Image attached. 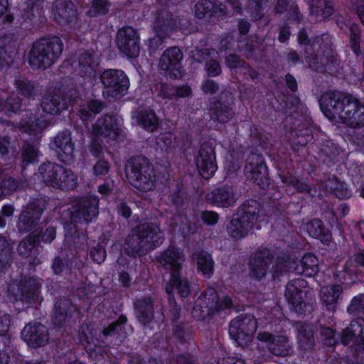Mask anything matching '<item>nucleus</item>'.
I'll list each match as a JSON object with an SVG mask.
<instances>
[{"mask_svg":"<svg viewBox=\"0 0 364 364\" xmlns=\"http://www.w3.org/2000/svg\"><path fill=\"white\" fill-rule=\"evenodd\" d=\"M279 102L282 107L287 109L291 115L286 118V131L291 135V147L293 154L299 158L297 161L306 159L307 155L313 154L318 163L328 168L343 164L348 154L344 148L331 139H313L312 119L308 107L299 97L296 96H282Z\"/></svg>","mask_w":364,"mask_h":364,"instance_id":"nucleus-1","label":"nucleus"},{"mask_svg":"<svg viewBox=\"0 0 364 364\" xmlns=\"http://www.w3.org/2000/svg\"><path fill=\"white\" fill-rule=\"evenodd\" d=\"M127 316L120 314L115 321L107 326H103L98 336L94 333L93 326L90 323L80 324L78 331L80 343L84 346L90 360L97 363L108 354L111 348L119 346L124 341L127 337Z\"/></svg>","mask_w":364,"mask_h":364,"instance_id":"nucleus-2","label":"nucleus"},{"mask_svg":"<svg viewBox=\"0 0 364 364\" xmlns=\"http://www.w3.org/2000/svg\"><path fill=\"white\" fill-rule=\"evenodd\" d=\"M349 314L356 316L349 326L343 329L341 334L331 328L323 330L322 333L326 334L325 343L329 346H334L338 343V338L343 346H348L353 342L355 351L364 350V294H359L353 296L347 307Z\"/></svg>","mask_w":364,"mask_h":364,"instance_id":"nucleus-3","label":"nucleus"},{"mask_svg":"<svg viewBox=\"0 0 364 364\" xmlns=\"http://www.w3.org/2000/svg\"><path fill=\"white\" fill-rule=\"evenodd\" d=\"M264 218L263 205L254 199L246 200L227 225L228 235L235 241L244 239L253 230L255 225L264 221Z\"/></svg>","mask_w":364,"mask_h":364,"instance_id":"nucleus-4","label":"nucleus"},{"mask_svg":"<svg viewBox=\"0 0 364 364\" xmlns=\"http://www.w3.org/2000/svg\"><path fill=\"white\" fill-rule=\"evenodd\" d=\"M233 307V301L230 296L220 298L214 288L208 287L195 300L191 316L196 321H210L215 316L226 314Z\"/></svg>","mask_w":364,"mask_h":364,"instance_id":"nucleus-5","label":"nucleus"},{"mask_svg":"<svg viewBox=\"0 0 364 364\" xmlns=\"http://www.w3.org/2000/svg\"><path fill=\"white\" fill-rule=\"evenodd\" d=\"M63 43L60 37L51 36L41 38L32 44L28 54V63L31 68L45 69L57 62L62 54Z\"/></svg>","mask_w":364,"mask_h":364,"instance_id":"nucleus-6","label":"nucleus"},{"mask_svg":"<svg viewBox=\"0 0 364 364\" xmlns=\"http://www.w3.org/2000/svg\"><path fill=\"white\" fill-rule=\"evenodd\" d=\"M80 99V93L73 83H62L55 86L42 99L41 107L44 112L55 115L66 110Z\"/></svg>","mask_w":364,"mask_h":364,"instance_id":"nucleus-7","label":"nucleus"},{"mask_svg":"<svg viewBox=\"0 0 364 364\" xmlns=\"http://www.w3.org/2000/svg\"><path fill=\"white\" fill-rule=\"evenodd\" d=\"M38 173L43 182L48 187L70 191L77 186V178L74 172L58 164L43 162L38 167Z\"/></svg>","mask_w":364,"mask_h":364,"instance_id":"nucleus-8","label":"nucleus"},{"mask_svg":"<svg viewBox=\"0 0 364 364\" xmlns=\"http://www.w3.org/2000/svg\"><path fill=\"white\" fill-rule=\"evenodd\" d=\"M99 78L105 99H120L127 93L130 82L124 70L114 68L105 69L100 73Z\"/></svg>","mask_w":364,"mask_h":364,"instance_id":"nucleus-9","label":"nucleus"},{"mask_svg":"<svg viewBox=\"0 0 364 364\" xmlns=\"http://www.w3.org/2000/svg\"><path fill=\"white\" fill-rule=\"evenodd\" d=\"M235 97L229 91H222L208 99V114L213 124L221 127L235 116Z\"/></svg>","mask_w":364,"mask_h":364,"instance_id":"nucleus-10","label":"nucleus"},{"mask_svg":"<svg viewBox=\"0 0 364 364\" xmlns=\"http://www.w3.org/2000/svg\"><path fill=\"white\" fill-rule=\"evenodd\" d=\"M132 186L141 191H149L156 186V173L152 163L145 156H136L129 161Z\"/></svg>","mask_w":364,"mask_h":364,"instance_id":"nucleus-11","label":"nucleus"},{"mask_svg":"<svg viewBox=\"0 0 364 364\" xmlns=\"http://www.w3.org/2000/svg\"><path fill=\"white\" fill-rule=\"evenodd\" d=\"M45 0H27L21 5L18 22L21 29L36 32L45 28L47 18L44 14Z\"/></svg>","mask_w":364,"mask_h":364,"instance_id":"nucleus-12","label":"nucleus"},{"mask_svg":"<svg viewBox=\"0 0 364 364\" xmlns=\"http://www.w3.org/2000/svg\"><path fill=\"white\" fill-rule=\"evenodd\" d=\"M65 256H55L52 261L51 268L54 274H65L77 279L82 277V269L86 262L82 259L79 250L65 247Z\"/></svg>","mask_w":364,"mask_h":364,"instance_id":"nucleus-13","label":"nucleus"},{"mask_svg":"<svg viewBox=\"0 0 364 364\" xmlns=\"http://www.w3.org/2000/svg\"><path fill=\"white\" fill-rule=\"evenodd\" d=\"M48 201V197L41 194L31 198L18 216L16 227L20 233L29 232L36 227Z\"/></svg>","mask_w":364,"mask_h":364,"instance_id":"nucleus-14","label":"nucleus"},{"mask_svg":"<svg viewBox=\"0 0 364 364\" xmlns=\"http://www.w3.org/2000/svg\"><path fill=\"white\" fill-rule=\"evenodd\" d=\"M352 95L339 90H329L323 93L318 99L320 109L323 115L331 121L341 117L350 102Z\"/></svg>","mask_w":364,"mask_h":364,"instance_id":"nucleus-15","label":"nucleus"},{"mask_svg":"<svg viewBox=\"0 0 364 364\" xmlns=\"http://www.w3.org/2000/svg\"><path fill=\"white\" fill-rule=\"evenodd\" d=\"M307 287V281L301 278L292 279L286 285L285 296L289 308L298 315L306 316L313 310V304L305 300L307 291L303 289Z\"/></svg>","mask_w":364,"mask_h":364,"instance_id":"nucleus-16","label":"nucleus"},{"mask_svg":"<svg viewBox=\"0 0 364 364\" xmlns=\"http://www.w3.org/2000/svg\"><path fill=\"white\" fill-rule=\"evenodd\" d=\"M245 177L261 189H265L270 183L269 170L262 154L252 150L246 159L244 167Z\"/></svg>","mask_w":364,"mask_h":364,"instance_id":"nucleus-17","label":"nucleus"},{"mask_svg":"<svg viewBox=\"0 0 364 364\" xmlns=\"http://www.w3.org/2000/svg\"><path fill=\"white\" fill-rule=\"evenodd\" d=\"M123 119L117 114H103L92 125V135L97 138L121 141L124 138Z\"/></svg>","mask_w":364,"mask_h":364,"instance_id":"nucleus-18","label":"nucleus"},{"mask_svg":"<svg viewBox=\"0 0 364 364\" xmlns=\"http://www.w3.org/2000/svg\"><path fill=\"white\" fill-rule=\"evenodd\" d=\"M257 329V321L252 314H241L229 323L230 338L238 346L247 345Z\"/></svg>","mask_w":364,"mask_h":364,"instance_id":"nucleus-19","label":"nucleus"},{"mask_svg":"<svg viewBox=\"0 0 364 364\" xmlns=\"http://www.w3.org/2000/svg\"><path fill=\"white\" fill-rule=\"evenodd\" d=\"M116 46L119 51L129 59L137 58L140 52V36L132 26L119 28L116 35Z\"/></svg>","mask_w":364,"mask_h":364,"instance_id":"nucleus-20","label":"nucleus"},{"mask_svg":"<svg viewBox=\"0 0 364 364\" xmlns=\"http://www.w3.org/2000/svg\"><path fill=\"white\" fill-rule=\"evenodd\" d=\"M195 164L198 174L205 180H209L218 170L215 147L212 143L203 142L195 156Z\"/></svg>","mask_w":364,"mask_h":364,"instance_id":"nucleus-21","label":"nucleus"},{"mask_svg":"<svg viewBox=\"0 0 364 364\" xmlns=\"http://www.w3.org/2000/svg\"><path fill=\"white\" fill-rule=\"evenodd\" d=\"M279 177L285 186L288 194L299 193L304 195L305 197L314 198L321 196L320 191L318 190L313 183H310L307 178L296 176L289 171H282L279 173Z\"/></svg>","mask_w":364,"mask_h":364,"instance_id":"nucleus-22","label":"nucleus"},{"mask_svg":"<svg viewBox=\"0 0 364 364\" xmlns=\"http://www.w3.org/2000/svg\"><path fill=\"white\" fill-rule=\"evenodd\" d=\"M183 54L177 46L167 48L159 59V68L170 79H179L183 76L182 60Z\"/></svg>","mask_w":364,"mask_h":364,"instance_id":"nucleus-23","label":"nucleus"},{"mask_svg":"<svg viewBox=\"0 0 364 364\" xmlns=\"http://www.w3.org/2000/svg\"><path fill=\"white\" fill-rule=\"evenodd\" d=\"M227 14L224 4L210 0H199L194 6V16L210 24H216L223 20Z\"/></svg>","mask_w":364,"mask_h":364,"instance_id":"nucleus-24","label":"nucleus"},{"mask_svg":"<svg viewBox=\"0 0 364 364\" xmlns=\"http://www.w3.org/2000/svg\"><path fill=\"white\" fill-rule=\"evenodd\" d=\"M41 285L34 277H24L19 280L15 299L26 304L28 306L41 304L43 297L41 294Z\"/></svg>","mask_w":364,"mask_h":364,"instance_id":"nucleus-25","label":"nucleus"},{"mask_svg":"<svg viewBox=\"0 0 364 364\" xmlns=\"http://www.w3.org/2000/svg\"><path fill=\"white\" fill-rule=\"evenodd\" d=\"M80 314V309H77L71 299H60L56 301L54 305L52 323L55 328H63L67 323H75Z\"/></svg>","mask_w":364,"mask_h":364,"instance_id":"nucleus-26","label":"nucleus"},{"mask_svg":"<svg viewBox=\"0 0 364 364\" xmlns=\"http://www.w3.org/2000/svg\"><path fill=\"white\" fill-rule=\"evenodd\" d=\"M21 338L28 348L37 349L48 343V329L46 326L40 322L31 321L26 324L21 330Z\"/></svg>","mask_w":364,"mask_h":364,"instance_id":"nucleus-27","label":"nucleus"},{"mask_svg":"<svg viewBox=\"0 0 364 364\" xmlns=\"http://www.w3.org/2000/svg\"><path fill=\"white\" fill-rule=\"evenodd\" d=\"M54 21L60 26H77L78 14L77 7L71 0H54L51 6Z\"/></svg>","mask_w":364,"mask_h":364,"instance_id":"nucleus-28","label":"nucleus"},{"mask_svg":"<svg viewBox=\"0 0 364 364\" xmlns=\"http://www.w3.org/2000/svg\"><path fill=\"white\" fill-rule=\"evenodd\" d=\"M59 161L70 165L74 162L75 143L73 141L70 131L65 129L59 132L50 143Z\"/></svg>","mask_w":364,"mask_h":364,"instance_id":"nucleus-29","label":"nucleus"},{"mask_svg":"<svg viewBox=\"0 0 364 364\" xmlns=\"http://www.w3.org/2000/svg\"><path fill=\"white\" fill-rule=\"evenodd\" d=\"M18 44L16 33L10 31L0 33V71L6 70L13 63Z\"/></svg>","mask_w":364,"mask_h":364,"instance_id":"nucleus-30","label":"nucleus"},{"mask_svg":"<svg viewBox=\"0 0 364 364\" xmlns=\"http://www.w3.org/2000/svg\"><path fill=\"white\" fill-rule=\"evenodd\" d=\"M74 220L89 223L99 214V199L96 196L81 197L70 213Z\"/></svg>","mask_w":364,"mask_h":364,"instance_id":"nucleus-31","label":"nucleus"},{"mask_svg":"<svg viewBox=\"0 0 364 364\" xmlns=\"http://www.w3.org/2000/svg\"><path fill=\"white\" fill-rule=\"evenodd\" d=\"M274 255L267 249L257 251L250 258V275L252 278L261 281L267 274L269 265L273 262Z\"/></svg>","mask_w":364,"mask_h":364,"instance_id":"nucleus-32","label":"nucleus"},{"mask_svg":"<svg viewBox=\"0 0 364 364\" xmlns=\"http://www.w3.org/2000/svg\"><path fill=\"white\" fill-rule=\"evenodd\" d=\"M296 251L293 247H288L282 251L274 259L271 268L272 277L274 279L282 277L287 272H296Z\"/></svg>","mask_w":364,"mask_h":364,"instance_id":"nucleus-33","label":"nucleus"},{"mask_svg":"<svg viewBox=\"0 0 364 364\" xmlns=\"http://www.w3.org/2000/svg\"><path fill=\"white\" fill-rule=\"evenodd\" d=\"M206 201L213 207L228 208L236 202L234 188L232 186L223 184L214 188L206 194Z\"/></svg>","mask_w":364,"mask_h":364,"instance_id":"nucleus-34","label":"nucleus"},{"mask_svg":"<svg viewBox=\"0 0 364 364\" xmlns=\"http://www.w3.org/2000/svg\"><path fill=\"white\" fill-rule=\"evenodd\" d=\"M156 259L165 269H169L171 274L181 272L184 261L183 250L175 245H169L156 256Z\"/></svg>","mask_w":364,"mask_h":364,"instance_id":"nucleus-35","label":"nucleus"},{"mask_svg":"<svg viewBox=\"0 0 364 364\" xmlns=\"http://www.w3.org/2000/svg\"><path fill=\"white\" fill-rule=\"evenodd\" d=\"M154 300L150 296H143L133 304L134 315L144 329L149 328L154 320Z\"/></svg>","mask_w":364,"mask_h":364,"instance_id":"nucleus-36","label":"nucleus"},{"mask_svg":"<svg viewBox=\"0 0 364 364\" xmlns=\"http://www.w3.org/2000/svg\"><path fill=\"white\" fill-rule=\"evenodd\" d=\"M341 122L351 128L364 127V102L360 101L352 95V99L347 105L341 117Z\"/></svg>","mask_w":364,"mask_h":364,"instance_id":"nucleus-37","label":"nucleus"},{"mask_svg":"<svg viewBox=\"0 0 364 364\" xmlns=\"http://www.w3.org/2000/svg\"><path fill=\"white\" fill-rule=\"evenodd\" d=\"M40 142L35 138H29L23 141L20 148L19 166L22 171L31 165H36L39 161L41 152Z\"/></svg>","mask_w":364,"mask_h":364,"instance_id":"nucleus-38","label":"nucleus"},{"mask_svg":"<svg viewBox=\"0 0 364 364\" xmlns=\"http://www.w3.org/2000/svg\"><path fill=\"white\" fill-rule=\"evenodd\" d=\"M137 238L149 245V248H156L164 241V233L159 225L154 223H145L137 228Z\"/></svg>","mask_w":364,"mask_h":364,"instance_id":"nucleus-39","label":"nucleus"},{"mask_svg":"<svg viewBox=\"0 0 364 364\" xmlns=\"http://www.w3.org/2000/svg\"><path fill=\"white\" fill-rule=\"evenodd\" d=\"M136 124L143 130L154 133L161 127V119L151 107H141L134 115Z\"/></svg>","mask_w":364,"mask_h":364,"instance_id":"nucleus-40","label":"nucleus"},{"mask_svg":"<svg viewBox=\"0 0 364 364\" xmlns=\"http://www.w3.org/2000/svg\"><path fill=\"white\" fill-rule=\"evenodd\" d=\"M36 237L29 233L18 243L17 252L20 256L28 259L29 264L33 267L41 263L38 255L42 247L38 246L35 241Z\"/></svg>","mask_w":364,"mask_h":364,"instance_id":"nucleus-41","label":"nucleus"},{"mask_svg":"<svg viewBox=\"0 0 364 364\" xmlns=\"http://www.w3.org/2000/svg\"><path fill=\"white\" fill-rule=\"evenodd\" d=\"M165 290L170 302L174 301V291L181 298H187L191 293V282L186 277H181V272L171 274Z\"/></svg>","mask_w":364,"mask_h":364,"instance_id":"nucleus-42","label":"nucleus"},{"mask_svg":"<svg viewBox=\"0 0 364 364\" xmlns=\"http://www.w3.org/2000/svg\"><path fill=\"white\" fill-rule=\"evenodd\" d=\"M316 63H320L321 71L328 74H333L338 72L339 60L336 55H334L331 48L322 46L321 49H317L313 55Z\"/></svg>","mask_w":364,"mask_h":364,"instance_id":"nucleus-43","label":"nucleus"},{"mask_svg":"<svg viewBox=\"0 0 364 364\" xmlns=\"http://www.w3.org/2000/svg\"><path fill=\"white\" fill-rule=\"evenodd\" d=\"M316 63H320L321 71L328 74H333L338 72L339 60L336 55H334L331 48L322 46L321 49H317L313 55Z\"/></svg>","mask_w":364,"mask_h":364,"instance_id":"nucleus-44","label":"nucleus"},{"mask_svg":"<svg viewBox=\"0 0 364 364\" xmlns=\"http://www.w3.org/2000/svg\"><path fill=\"white\" fill-rule=\"evenodd\" d=\"M304 228L309 237L320 240L325 245H329L332 241L331 231L318 218H314L308 221L305 224Z\"/></svg>","mask_w":364,"mask_h":364,"instance_id":"nucleus-45","label":"nucleus"},{"mask_svg":"<svg viewBox=\"0 0 364 364\" xmlns=\"http://www.w3.org/2000/svg\"><path fill=\"white\" fill-rule=\"evenodd\" d=\"M78 220H74L70 215V221L64 224L65 237L70 246L68 248H76V250H82L87 246L86 235L80 233L78 230L77 223Z\"/></svg>","mask_w":364,"mask_h":364,"instance_id":"nucleus-46","label":"nucleus"},{"mask_svg":"<svg viewBox=\"0 0 364 364\" xmlns=\"http://www.w3.org/2000/svg\"><path fill=\"white\" fill-rule=\"evenodd\" d=\"M21 124L24 131L29 134H36L47 127L48 122L38 112L27 110L21 117Z\"/></svg>","mask_w":364,"mask_h":364,"instance_id":"nucleus-47","label":"nucleus"},{"mask_svg":"<svg viewBox=\"0 0 364 364\" xmlns=\"http://www.w3.org/2000/svg\"><path fill=\"white\" fill-rule=\"evenodd\" d=\"M95 60L93 50H85L78 56L79 75L87 81L96 77Z\"/></svg>","mask_w":364,"mask_h":364,"instance_id":"nucleus-48","label":"nucleus"},{"mask_svg":"<svg viewBox=\"0 0 364 364\" xmlns=\"http://www.w3.org/2000/svg\"><path fill=\"white\" fill-rule=\"evenodd\" d=\"M319 272L318 257L311 252H306L301 259L296 262V273L306 277H314Z\"/></svg>","mask_w":364,"mask_h":364,"instance_id":"nucleus-49","label":"nucleus"},{"mask_svg":"<svg viewBox=\"0 0 364 364\" xmlns=\"http://www.w3.org/2000/svg\"><path fill=\"white\" fill-rule=\"evenodd\" d=\"M343 287L338 284L323 287L321 290V300L328 311H334L338 301L342 299Z\"/></svg>","mask_w":364,"mask_h":364,"instance_id":"nucleus-50","label":"nucleus"},{"mask_svg":"<svg viewBox=\"0 0 364 364\" xmlns=\"http://www.w3.org/2000/svg\"><path fill=\"white\" fill-rule=\"evenodd\" d=\"M176 29V18L171 12L159 13L156 17L155 30L161 38L170 37Z\"/></svg>","mask_w":364,"mask_h":364,"instance_id":"nucleus-51","label":"nucleus"},{"mask_svg":"<svg viewBox=\"0 0 364 364\" xmlns=\"http://www.w3.org/2000/svg\"><path fill=\"white\" fill-rule=\"evenodd\" d=\"M196 260L197 271L205 279H210L215 270V262L211 254L208 252L200 250L193 255Z\"/></svg>","mask_w":364,"mask_h":364,"instance_id":"nucleus-52","label":"nucleus"},{"mask_svg":"<svg viewBox=\"0 0 364 364\" xmlns=\"http://www.w3.org/2000/svg\"><path fill=\"white\" fill-rule=\"evenodd\" d=\"M296 328L299 348L304 351L313 349L315 341L312 326L305 322L299 321L296 323Z\"/></svg>","mask_w":364,"mask_h":364,"instance_id":"nucleus-53","label":"nucleus"},{"mask_svg":"<svg viewBox=\"0 0 364 364\" xmlns=\"http://www.w3.org/2000/svg\"><path fill=\"white\" fill-rule=\"evenodd\" d=\"M117 264V274L119 286L125 289L129 288L133 283V274L135 272L134 267L127 258L123 257H119Z\"/></svg>","mask_w":364,"mask_h":364,"instance_id":"nucleus-54","label":"nucleus"},{"mask_svg":"<svg viewBox=\"0 0 364 364\" xmlns=\"http://www.w3.org/2000/svg\"><path fill=\"white\" fill-rule=\"evenodd\" d=\"M274 11L277 14H286V18L291 23L299 21V9L297 4L291 0H274Z\"/></svg>","mask_w":364,"mask_h":364,"instance_id":"nucleus-55","label":"nucleus"},{"mask_svg":"<svg viewBox=\"0 0 364 364\" xmlns=\"http://www.w3.org/2000/svg\"><path fill=\"white\" fill-rule=\"evenodd\" d=\"M335 12V0H311L310 13L316 18L325 20Z\"/></svg>","mask_w":364,"mask_h":364,"instance_id":"nucleus-56","label":"nucleus"},{"mask_svg":"<svg viewBox=\"0 0 364 364\" xmlns=\"http://www.w3.org/2000/svg\"><path fill=\"white\" fill-rule=\"evenodd\" d=\"M333 280L343 288H348L357 282L358 274L355 268L350 267L347 262L341 269H336L333 272Z\"/></svg>","mask_w":364,"mask_h":364,"instance_id":"nucleus-57","label":"nucleus"},{"mask_svg":"<svg viewBox=\"0 0 364 364\" xmlns=\"http://www.w3.org/2000/svg\"><path fill=\"white\" fill-rule=\"evenodd\" d=\"M13 85L17 93L26 98H33L37 95L38 87L35 82L24 75L15 77Z\"/></svg>","mask_w":364,"mask_h":364,"instance_id":"nucleus-58","label":"nucleus"},{"mask_svg":"<svg viewBox=\"0 0 364 364\" xmlns=\"http://www.w3.org/2000/svg\"><path fill=\"white\" fill-rule=\"evenodd\" d=\"M105 106V102L102 100L91 99L80 107L78 115L83 122L92 121L97 114L103 110Z\"/></svg>","mask_w":364,"mask_h":364,"instance_id":"nucleus-59","label":"nucleus"},{"mask_svg":"<svg viewBox=\"0 0 364 364\" xmlns=\"http://www.w3.org/2000/svg\"><path fill=\"white\" fill-rule=\"evenodd\" d=\"M156 149L161 153L171 154L178 146L176 135L171 131L160 133L156 137Z\"/></svg>","mask_w":364,"mask_h":364,"instance_id":"nucleus-60","label":"nucleus"},{"mask_svg":"<svg viewBox=\"0 0 364 364\" xmlns=\"http://www.w3.org/2000/svg\"><path fill=\"white\" fill-rule=\"evenodd\" d=\"M171 326L173 338H176L181 345L187 344L192 339V327L188 323L180 321Z\"/></svg>","mask_w":364,"mask_h":364,"instance_id":"nucleus-61","label":"nucleus"},{"mask_svg":"<svg viewBox=\"0 0 364 364\" xmlns=\"http://www.w3.org/2000/svg\"><path fill=\"white\" fill-rule=\"evenodd\" d=\"M22 107V100L16 95L9 96L5 100L0 98V112L9 117L20 114L23 111Z\"/></svg>","mask_w":364,"mask_h":364,"instance_id":"nucleus-62","label":"nucleus"},{"mask_svg":"<svg viewBox=\"0 0 364 364\" xmlns=\"http://www.w3.org/2000/svg\"><path fill=\"white\" fill-rule=\"evenodd\" d=\"M326 187L339 199L345 200L349 198L352 195V191L348 188L347 184L336 176L328 181Z\"/></svg>","mask_w":364,"mask_h":364,"instance_id":"nucleus-63","label":"nucleus"},{"mask_svg":"<svg viewBox=\"0 0 364 364\" xmlns=\"http://www.w3.org/2000/svg\"><path fill=\"white\" fill-rule=\"evenodd\" d=\"M268 350L274 355L282 357L290 355L292 350L287 337L284 336H276L269 344Z\"/></svg>","mask_w":364,"mask_h":364,"instance_id":"nucleus-64","label":"nucleus"}]
</instances>
